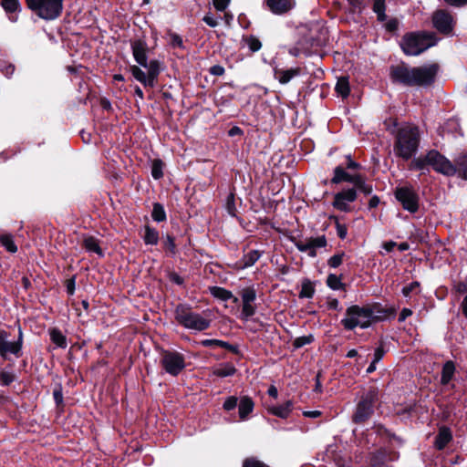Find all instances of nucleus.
Here are the masks:
<instances>
[{"instance_id":"nucleus-1","label":"nucleus","mask_w":467,"mask_h":467,"mask_svg":"<svg viewBox=\"0 0 467 467\" xmlns=\"http://www.w3.org/2000/svg\"><path fill=\"white\" fill-rule=\"evenodd\" d=\"M130 43L133 58L138 65L130 66L129 71L144 88H155L159 76L165 68L164 63L156 58L148 60L150 47L144 37L131 39Z\"/></svg>"},{"instance_id":"nucleus-2","label":"nucleus","mask_w":467,"mask_h":467,"mask_svg":"<svg viewBox=\"0 0 467 467\" xmlns=\"http://www.w3.org/2000/svg\"><path fill=\"white\" fill-rule=\"evenodd\" d=\"M440 71L438 63L410 67L405 62L389 66V79L392 84L407 88H429L432 87Z\"/></svg>"},{"instance_id":"nucleus-3","label":"nucleus","mask_w":467,"mask_h":467,"mask_svg":"<svg viewBox=\"0 0 467 467\" xmlns=\"http://www.w3.org/2000/svg\"><path fill=\"white\" fill-rule=\"evenodd\" d=\"M396 312L394 306L384 307L379 302L364 306L352 305L346 309V317L341 319L340 324L347 331H352L358 327L366 329L386 318L395 317Z\"/></svg>"},{"instance_id":"nucleus-4","label":"nucleus","mask_w":467,"mask_h":467,"mask_svg":"<svg viewBox=\"0 0 467 467\" xmlns=\"http://www.w3.org/2000/svg\"><path fill=\"white\" fill-rule=\"evenodd\" d=\"M430 167L437 173L447 177L455 175L452 161L437 150H428L424 156L412 159L409 164L410 171H420L422 173H425V171H429Z\"/></svg>"},{"instance_id":"nucleus-5","label":"nucleus","mask_w":467,"mask_h":467,"mask_svg":"<svg viewBox=\"0 0 467 467\" xmlns=\"http://www.w3.org/2000/svg\"><path fill=\"white\" fill-rule=\"evenodd\" d=\"M420 142V133L417 126H405L398 130L394 152L403 161L410 160L418 151Z\"/></svg>"},{"instance_id":"nucleus-6","label":"nucleus","mask_w":467,"mask_h":467,"mask_svg":"<svg viewBox=\"0 0 467 467\" xmlns=\"http://www.w3.org/2000/svg\"><path fill=\"white\" fill-rule=\"evenodd\" d=\"M436 43L437 37L434 33L414 31L404 34L400 47L406 56H419Z\"/></svg>"},{"instance_id":"nucleus-7","label":"nucleus","mask_w":467,"mask_h":467,"mask_svg":"<svg viewBox=\"0 0 467 467\" xmlns=\"http://www.w3.org/2000/svg\"><path fill=\"white\" fill-rule=\"evenodd\" d=\"M379 401V390L370 386L359 398L351 415V421L356 425H363L370 420Z\"/></svg>"},{"instance_id":"nucleus-8","label":"nucleus","mask_w":467,"mask_h":467,"mask_svg":"<svg viewBox=\"0 0 467 467\" xmlns=\"http://www.w3.org/2000/svg\"><path fill=\"white\" fill-rule=\"evenodd\" d=\"M201 315L193 312L192 307L188 304H178L174 309V318L179 325L187 329L204 331L211 327L212 319L206 312Z\"/></svg>"},{"instance_id":"nucleus-9","label":"nucleus","mask_w":467,"mask_h":467,"mask_svg":"<svg viewBox=\"0 0 467 467\" xmlns=\"http://www.w3.org/2000/svg\"><path fill=\"white\" fill-rule=\"evenodd\" d=\"M334 176L330 180L332 184H340L342 182H349L354 185L357 192H359L364 195H370L373 192V186L370 183H367V177L365 174L357 172L349 173L346 171L342 164L337 165L334 169Z\"/></svg>"},{"instance_id":"nucleus-10","label":"nucleus","mask_w":467,"mask_h":467,"mask_svg":"<svg viewBox=\"0 0 467 467\" xmlns=\"http://www.w3.org/2000/svg\"><path fill=\"white\" fill-rule=\"evenodd\" d=\"M27 7L44 20H55L63 11L64 0H25Z\"/></svg>"},{"instance_id":"nucleus-11","label":"nucleus","mask_w":467,"mask_h":467,"mask_svg":"<svg viewBox=\"0 0 467 467\" xmlns=\"http://www.w3.org/2000/svg\"><path fill=\"white\" fill-rule=\"evenodd\" d=\"M160 355V364L162 369L169 375L177 377L185 369V357L181 352L161 348Z\"/></svg>"},{"instance_id":"nucleus-12","label":"nucleus","mask_w":467,"mask_h":467,"mask_svg":"<svg viewBox=\"0 0 467 467\" xmlns=\"http://www.w3.org/2000/svg\"><path fill=\"white\" fill-rule=\"evenodd\" d=\"M10 337V332L0 329V358L4 360H8L9 354L14 355L16 358H20L23 355L24 332L21 327L18 326L16 340L9 341L8 338Z\"/></svg>"},{"instance_id":"nucleus-13","label":"nucleus","mask_w":467,"mask_h":467,"mask_svg":"<svg viewBox=\"0 0 467 467\" xmlns=\"http://www.w3.org/2000/svg\"><path fill=\"white\" fill-rule=\"evenodd\" d=\"M394 196L405 211L410 213H416L419 211L420 196L412 186L397 187Z\"/></svg>"},{"instance_id":"nucleus-14","label":"nucleus","mask_w":467,"mask_h":467,"mask_svg":"<svg viewBox=\"0 0 467 467\" xmlns=\"http://www.w3.org/2000/svg\"><path fill=\"white\" fill-rule=\"evenodd\" d=\"M433 27L443 36H451L453 33L456 20L446 9H438L432 15Z\"/></svg>"},{"instance_id":"nucleus-15","label":"nucleus","mask_w":467,"mask_h":467,"mask_svg":"<svg viewBox=\"0 0 467 467\" xmlns=\"http://www.w3.org/2000/svg\"><path fill=\"white\" fill-rule=\"evenodd\" d=\"M288 240L292 242L298 251L307 253L310 257L317 256V249L324 248L327 244V237L323 234L317 237H310L306 242L298 241L295 236H287Z\"/></svg>"},{"instance_id":"nucleus-16","label":"nucleus","mask_w":467,"mask_h":467,"mask_svg":"<svg viewBox=\"0 0 467 467\" xmlns=\"http://www.w3.org/2000/svg\"><path fill=\"white\" fill-rule=\"evenodd\" d=\"M399 458V451L380 447L369 454L368 463L370 467H385L388 462H396Z\"/></svg>"},{"instance_id":"nucleus-17","label":"nucleus","mask_w":467,"mask_h":467,"mask_svg":"<svg viewBox=\"0 0 467 467\" xmlns=\"http://www.w3.org/2000/svg\"><path fill=\"white\" fill-rule=\"evenodd\" d=\"M357 198L358 193L354 186L352 188L343 189L334 195L332 205L340 212L349 213L351 212V207L348 202H353Z\"/></svg>"},{"instance_id":"nucleus-18","label":"nucleus","mask_w":467,"mask_h":467,"mask_svg":"<svg viewBox=\"0 0 467 467\" xmlns=\"http://www.w3.org/2000/svg\"><path fill=\"white\" fill-rule=\"evenodd\" d=\"M243 302L242 316L244 318L253 317L256 312V306L253 303L256 299V290L254 285L246 286L240 291Z\"/></svg>"},{"instance_id":"nucleus-19","label":"nucleus","mask_w":467,"mask_h":467,"mask_svg":"<svg viewBox=\"0 0 467 467\" xmlns=\"http://www.w3.org/2000/svg\"><path fill=\"white\" fill-rule=\"evenodd\" d=\"M301 73L302 69L299 67L291 68H283L275 67L274 68V77L282 85L289 83L293 78L300 76Z\"/></svg>"},{"instance_id":"nucleus-20","label":"nucleus","mask_w":467,"mask_h":467,"mask_svg":"<svg viewBox=\"0 0 467 467\" xmlns=\"http://www.w3.org/2000/svg\"><path fill=\"white\" fill-rule=\"evenodd\" d=\"M372 430L374 432L379 436L383 442L386 443H391L392 441H396L400 445H402L404 443V441L400 436H397L394 432H392L390 430L387 429L383 424L381 423H375L372 427Z\"/></svg>"},{"instance_id":"nucleus-21","label":"nucleus","mask_w":467,"mask_h":467,"mask_svg":"<svg viewBox=\"0 0 467 467\" xmlns=\"http://www.w3.org/2000/svg\"><path fill=\"white\" fill-rule=\"evenodd\" d=\"M265 4L268 9L277 16L286 14L295 5L294 0H266Z\"/></svg>"},{"instance_id":"nucleus-22","label":"nucleus","mask_w":467,"mask_h":467,"mask_svg":"<svg viewBox=\"0 0 467 467\" xmlns=\"http://www.w3.org/2000/svg\"><path fill=\"white\" fill-rule=\"evenodd\" d=\"M294 410V402L292 400H286L280 405H272L267 408V411L280 419H287Z\"/></svg>"},{"instance_id":"nucleus-23","label":"nucleus","mask_w":467,"mask_h":467,"mask_svg":"<svg viewBox=\"0 0 467 467\" xmlns=\"http://www.w3.org/2000/svg\"><path fill=\"white\" fill-rule=\"evenodd\" d=\"M452 438L451 430L445 425L441 426L435 437V448L440 451L443 450L452 441Z\"/></svg>"},{"instance_id":"nucleus-24","label":"nucleus","mask_w":467,"mask_h":467,"mask_svg":"<svg viewBox=\"0 0 467 467\" xmlns=\"http://www.w3.org/2000/svg\"><path fill=\"white\" fill-rule=\"evenodd\" d=\"M254 402L249 396H242L238 402V414L241 420H246L253 412Z\"/></svg>"},{"instance_id":"nucleus-25","label":"nucleus","mask_w":467,"mask_h":467,"mask_svg":"<svg viewBox=\"0 0 467 467\" xmlns=\"http://www.w3.org/2000/svg\"><path fill=\"white\" fill-rule=\"evenodd\" d=\"M452 166L455 169V175L467 181V152L459 154L453 160Z\"/></svg>"},{"instance_id":"nucleus-26","label":"nucleus","mask_w":467,"mask_h":467,"mask_svg":"<svg viewBox=\"0 0 467 467\" xmlns=\"http://www.w3.org/2000/svg\"><path fill=\"white\" fill-rule=\"evenodd\" d=\"M263 252L258 250H251L244 254L241 260L237 263L239 269H245L253 266L262 256Z\"/></svg>"},{"instance_id":"nucleus-27","label":"nucleus","mask_w":467,"mask_h":467,"mask_svg":"<svg viewBox=\"0 0 467 467\" xmlns=\"http://www.w3.org/2000/svg\"><path fill=\"white\" fill-rule=\"evenodd\" d=\"M82 246L87 252L95 253L99 257H104V251L99 245V241L92 235L85 236Z\"/></svg>"},{"instance_id":"nucleus-28","label":"nucleus","mask_w":467,"mask_h":467,"mask_svg":"<svg viewBox=\"0 0 467 467\" xmlns=\"http://www.w3.org/2000/svg\"><path fill=\"white\" fill-rule=\"evenodd\" d=\"M144 234L141 236L145 245H157L160 241V233L153 226L149 223L145 224Z\"/></svg>"},{"instance_id":"nucleus-29","label":"nucleus","mask_w":467,"mask_h":467,"mask_svg":"<svg viewBox=\"0 0 467 467\" xmlns=\"http://www.w3.org/2000/svg\"><path fill=\"white\" fill-rule=\"evenodd\" d=\"M456 371L455 362L452 360H447L441 368V384L446 386L453 379Z\"/></svg>"},{"instance_id":"nucleus-30","label":"nucleus","mask_w":467,"mask_h":467,"mask_svg":"<svg viewBox=\"0 0 467 467\" xmlns=\"http://www.w3.org/2000/svg\"><path fill=\"white\" fill-rule=\"evenodd\" d=\"M211 295L222 301H228L233 300V303H237L238 298L233 295V293L230 290H227L226 288L221 287V286H210L209 287Z\"/></svg>"},{"instance_id":"nucleus-31","label":"nucleus","mask_w":467,"mask_h":467,"mask_svg":"<svg viewBox=\"0 0 467 467\" xmlns=\"http://www.w3.org/2000/svg\"><path fill=\"white\" fill-rule=\"evenodd\" d=\"M48 335L51 342L60 348H66L67 347V337L62 333L58 327H50L48 329Z\"/></svg>"},{"instance_id":"nucleus-32","label":"nucleus","mask_w":467,"mask_h":467,"mask_svg":"<svg viewBox=\"0 0 467 467\" xmlns=\"http://www.w3.org/2000/svg\"><path fill=\"white\" fill-rule=\"evenodd\" d=\"M335 91L342 99H347L350 94V85L348 77H341L337 79L335 87Z\"/></svg>"},{"instance_id":"nucleus-33","label":"nucleus","mask_w":467,"mask_h":467,"mask_svg":"<svg viewBox=\"0 0 467 467\" xmlns=\"http://www.w3.org/2000/svg\"><path fill=\"white\" fill-rule=\"evenodd\" d=\"M12 364H7L5 368L0 370V384L3 387L10 386L14 381L16 380L17 377L12 370H7V368H12Z\"/></svg>"},{"instance_id":"nucleus-34","label":"nucleus","mask_w":467,"mask_h":467,"mask_svg":"<svg viewBox=\"0 0 467 467\" xmlns=\"http://www.w3.org/2000/svg\"><path fill=\"white\" fill-rule=\"evenodd\" d=\"M237 372L236 368L232 363H223L220 368H214L213 374L219 378L234 376Z\"/></svg>"},{"instance_id":"nucleus-35","label":"nucleus","mask_w":467,"mask_h":467,"mask_svg":"<svg viewBox=\"0 0 467 467\" xmlns=\"http://www.w3.org/2000/svg\"><path fill=\"white\" fill-rule=\"evenodd\" d=\"M316 289L314 283L308 279L305 278L302 281L301 290L298 294L299 298H312L315 295Z\"/></svg>"},{"instance_id":"nucleus-36","label":"nucleus","mask_w":467,"mask_h":467,"mask_svg":"<svg viewBox=\"0 0 467 467\" xmlns=\"http://www.w3.org/2000/svg\"><path fill=\"white\" fill-rule=\"evenodd\" d=\"M423 410L424 408L418 402H413L412 404H409L401 409L398 414L401 416L413 417L422 413Z\"/></svg>"},{"instance_id":"nucleus-37","label":"nucleus","mask_w":467,"mask_h":467,"mask_svg":"<svg viewBox=\"0 0 467 467\" xmlns=\"http://www.w3.org/2000/svg\"><path fill=\"white\" fill-rule=\"evenodd\" d=\"M242 41L247 45L252 53L258 52L262 48V42L254 35H244L242 36Z\"/></svg>"},{"instance_id":"nucleus-38","label":"nucleus","mask_w":467,"mask_h":467,"mask_svg":"<svg viewBox=\"0 0 467 467\" xmlns=\"http://www.w3.org/2000/svg\"><path fill=\"white\" fill-rule=\"evenodd\" d=\"M151 218L156 223H163L167 220V214L164 206L160 202H153Z\"/></svg>"},{"instance_id":"nucleus-39","label":"nucleus","mask_w":467,"mask_h":467,"mask_svg":"<svg viewBox=\"0 0 467 467\" xmlns=\"http://www.w3.org/2000/svg\"><path fill=\"white\" fill-rule=\"evenodd\" d=\"M342 275H337L329 274L327 277L326 284L332 290H345L346 284L342 283Z\"/></svg>"},{"instance_id":"nucleus-40","label":"nucleus","mask_w":467,"mask_h":467,"mask_svg":"<svg viewBox=\"0 0 467 467\" xmlns=\"http://www.w3.org/2000/svg\"><path fill=\"white\" fill-rule=\"evenodd\" d=\"M386 8L387 5L385 0H374L372 10L377 15V19L379 22L386 21Z\"/></svg>"},{"instance_id":"nucleus-41","label":"nucleus","mask_w":467,"mask_h":467,"mask_svg":"<svg viewBox=\"0 0 467 467\" xmlns=\"http://www.w3.org/2000/svg\"><path fill=\"white\" fill-rule=\"evenodd\" d=\"M0 244L11 254L17 252V245L15 244L14 236L11 234H0Z\"/></svg>"},{"instance_id":"nucleus-42","label":"nucleus","mask_w":467,"mask_h":467,"mask_svg":"<svg viewBox=\"0 0 467 467\" xmlns=\"http://www.w3.org/2000/svg\"><path fill=\"white\" fill-rule=\"evenodd\" d=\"M162 248L172 256L178 253L175 237L172 234H167L165 235L162 241Z\"/></svg>"},{"instance_id":"nucleus-43","label":"nucleus","mask_w":467,"mask_h":467,"mask_svg":"<svg viewBox=\"0 0 467 467\" xmlns=\"http://www.w3.org/2000/svg\"><path fill=\"white\" fill-rule=\"evenodd\" d=\"M165 164L162 160L157 158L152 161L151 163V176L154 180H161L163 178V168Z\"/></svg>"},{"instance_id":"nucleus-44","label":"nucleus","mask_w":467,"mask_h":467,"mask_svg":"<svg viewBox=\"0 0 467 467\" xmlns=\"http://www.w3.org/2000/svg\"><path fill=\"white\" fill-rule=\"evenodd\" d=\"M0 5L8 15L21 10L19 0H0Z\"/></svg>"},{"instance_id":"nucleus-45","label":"nucleus","mask_w":467,"mask_h":467,"mask_svg":"<svg viewBox=\"0 0 467 467\" xmlns=\"http://www.w3.org/2000/svg\"><path fill=\"white\" fill-rule=\"evenodd\" d=\"M53 398L57 410H63L65 407L63 398V387L61 383H57L53 389Z\"/></svg>"},{"instance_id":"nucleus-46","label":"nucleus","mask_w":467,"mask_h":467,"mask_svg":"<svg viewBox=\"0 0 467 467\" xmlns=\"http://www.w3.org/2000/svg\"><path fill=\"white\" fill-rule=\"evenodd\" d=\"M315 341V337L313 334H309L307 336L298 337L294 339L292 345L295 349H298L303 348L306 345H310Z\"/></svg>"},{"instance_id":"nucleus-47","label":"nucleus","mask_w":467,"mask_h":467,"mask_svg":"<svg viewBox=\"0 0 467 467\" xmlns=\"http://www.w3.org/2000/svg\"><path fill=\"white\" fill-rule=\"evenodd\" d=\"M350 14H361L367 6L368 0H348Z\"/></svg>"},{"instance_id":"nucleus-48","label":"nucleus","mask_w":467,"mask_h":467,"mask_svg":"<svg viewBox=\"0 0 467 467\" xmlns=\"http://www.w3.org/2000/svg\"><path fill=\"white\" fill-rule=\"evenodd\" d=\"M225 209L227 213L235 217L237 213V209L235 207V194L234 192H230L226 198L225 202Z\"/></svg>"},{"instance_id":"nucleus-49","label":"nucleus","mask_w":467,"mask_h":467,"mask_svg":"<svg viewBox=\"0 0 467 467\" xmlns=\"http://www.w3.org/2000/svg\"><path fill=\"white\" fill-rule=\"evenodd\" d=\"M16 70L14 64L7 60L0 58V71L6 77L11 78Z\"/></svg>"},{"instance_id":"nucleus-50","label":"nucleus","mask_w":467,"mask_h":467,"mask_svg":"<svg viewBox=\"0 0 467 467\" xmlns=\"http://www.w3.org/2000/svg\"><path fill=\"white\" fill-rule=\"evenodd\" d=\"M170 45L172 48H180L184 50L186 47L184 46L182 37L174 32H170Z\"/></svg>"},{"instance_id":"nucleus-51","label":"nucleus","mask_w":467,"mask_h":467,"mask_svg":"<svg viewBox=\"0 0 467 467\" xmlns=\"http://www.w3.org/2000/svg\"><path fill=\"white\" fill-rule=\"evenodd\" d=\"M242 467H270L264 462L260 461L256 457H247L243 461Z\"/></svg>"},{"instance_id":"nucleus-52","label":"nucleus","mask_w":467,"mask_h":467,"mask_svg":"<svg viewBox=\"0 0 467 467\" xmlns=\"http://www.w3.org/2000/svg\"><path fill=\"white\" fill-rule=\"evenodd\" d=\"M344 256V252L335 254L327 260V265L330 268H337L343 263Z\"/></svg>"},{"instance_id":"nucleus-53","label":"nucleus","mask_w":467,"mask_h":467,"mask_svg":"<svg viewBox=\"0 0 467 467\" xmlns=\"http://www.w3.org/2000/svg\"><path fill=\"white\" fill-rule=\"evenodd\" d=\"M239 399L236 396H229L225 399L223 409L225 411H231L238 406Z\"/></svg>"},{"instance_id":"nucleus-54","label":"nucleus","mask_w":467,"mask_h":467,"mask_svg":"<svg viewBox=\"0 0 467 467\" xmlns=\"http://www.w3.org/2000/svg\"><path fill=\"white\" fill-rule=\"evenodd\" d=\"M342 166L346 171L347 170L358 171L362 169L361 164L359 162L355 161L350 155H348L346 157V163Z\"/></svg>"},{"instance_id":"nucleus-55","label":"nucleus","mask_w":467,"mask_h":467,"mask_svg":"<svg viewBox=\"0 0 467 467\" xmlns=\"http://www.w3.org/2000/svg\"><path fill=\"white\" fill-rule=\"evenodd\" d=\"M221 348L230 351L234 355L239 356L240 358H243V353L241 352L239 346L236 344L234 345L227 341L222 340Z\"/></svg>"},{"instance_id":"nucleus-56","label":"nucleus","mask_w":467,"mask_h":467,"mask_svg":"<svg viewBox=\"0 0 467 467\" xmlns=\"http://www.w3.org/2000/svg\"><path fill=\"white\" fill-rule=\"evenodd\" d=\"M400 26V21L398 18L393 17L390 18L386 24H385V29L387 32L396 34L399 30Z\"/></svg>"},{"instance_id":"nucleus-57","label":"nucleus","mask_w":467,"mask_h":467,"mask_svg":"<svg viewBox=\"0 0 467 467\" xmlns=\"http://www.w3.org/2000/svg\"><path fill=\"white\" fill-rule=\"evenodd\" d=\"M386 354V349L384 348V342L382 340L379 341V346L376 348L374 352V363L379 362L384 355Z\"/></svg>"},{"instance_id":"nucleus-58","label":"nucleus","mask_w":467,"mask_h":467,"mask_svg":"<svg viewBox=\"0 0 467 467\" xmlns=\"http://www.w3.org/2000/svg\"><path fill=\"white\" fill-rule=\"evenodd\" d=\"M420 283L418 282V281H413L411 282L410 284H409L408 285H405L402 290H401V293L403 295L404 297H410V295L411 293L416 289V288H420Z\"/></svg>"},{"instance_id":"nucleus-59","label":"nucleus","mask_w":467,"mask_h":467,"mask_svg":"<svg viewBox=\"0 0 467 467\" xmlns=\"http://www.w3.org/2000/svg\"><path fill=\"white\" fill-rule=\"evenodd\" d=\"M452 290L458 295H467V279L464 281L454 282L452 285Z\"/></svg>"},{"instance_id":"nucleus-60","label":"nucleus","mask_w":467,"mask_h":467,"mask_svg":"<svg viewBox=\"0 0 467 467\" xmlns=\"http://www.w3.org/2000/svg\"><path fill=\"white\" fill-rule=\"evenodd\" d=\"M67 293L68 296H73L76 290V275H72L65 282Z\"/></svg>"},{"instance_id":"nucleus-61","label":"nucleus","mask_w":467,"mask_h":467,"mask_svg":"<svg viewBox=\"0 0 467 467\" xmlns=\"http://www.w3.org/2000/svg\"><path fill=\"white\" fill-rule=\"evenodd\" d=\"M202 347L204 348H221L222 340L221 339H202L199 343Z\"/></svg>"},{"instance_id":"nucleus-62","label":"nucleus","mask_w":467,"mask_h":467,"mask_svg":"<svg viewBox=\"0 0 467 467\" xmlns=\"http://www.w3.org/2000/svg\"><path fill=\"white\" fill-rule=\"evenodd\" d=\"M336 229L338 238H340L341 240L346 239L348 235V226L344 223L337 222Z\"/></svg>"},{"instance_id":"nucleus-63","label":"nucleus","mask_w":467,"mask_h":467,"mask_svg":"<svg viewBox=\"0 0 467 467\" xmlns=\"http://www.w3.org/2000/svg\"><path fill=\"white\" fill-rule=\"evenodd\" d=\"M168 279L178 285H182L184 284L183 277L174 271L169 272Z\"/></svg>"},{"instance_id":"nucleus-64","label":"nucleus","mask_w":467,"mask_h":467,"mask_svg":"<svg viewBox=\"0 0 467 467\" xmlns=\"http://www.w3.org/2000/svg\"><path fill=\"white\" fill-rule=\"evenodd\" d=\"M214 8L217 11L223 12L230 4V0H213Z\"/></svg>"}]
</instances>
